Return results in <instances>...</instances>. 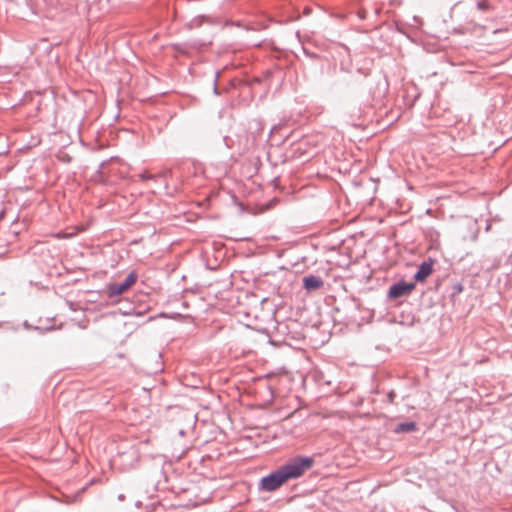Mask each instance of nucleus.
<instances>
[{"label": "nucleus", "instance_id": "nucleus-1", "mask_svg": "<svg viewBox=\"0 0 512 512\" xmlns=\"http://www.w3.org/2000/svg\"><path fill=\"white\" fill-rule=\"evenodd\" d=\"M313 465V457L296 455L280 465L277 469L263 476L258 483V490L262 492H274L288 481L301 478Z\"/></svg>", "mask_w": 512, "mask_h": 512}, {"label": "nucleus", "instance_id": "nucleus-2", "mask_svg": "<svg viewBox=\"0 0 512 512\" xmlns=\"http://www.w3.org/2000/svg\"><path fill=\"white\" fill-rule=\"evenodd\" d=\"M138 279V275L135 271H131L125 279L120 283H109L106 286V292L109 298H115L126 292L131 286H133Z\"/></svg>", "mask_w": 512, "mask_h": 512}, {"label": "nucleus", "instance_id": "nucleus-3", "mask_svg": "<svg viewBox=\"0 0 512 512\" xmlns=\"http://www.w3.org/2000/svg\"><path fill=\"white\" fill-rule=\"evenodd\" d=\"M415 287V282H407L404 279H400L389 287L387 291V298L390 300H395L408 296L415 289Z\"/></svg>", "mask_w": 512, "mask_h": 512}, {"label": "nucleus", "instance_id": "nucleus-4", "mask_svg": "<svg viewBox=\"0 0 512 512\" xmlns=\"http://www.w3.org/2000/svg\"><path fill=\"white\" fill-rule=\"evenodd\" d=\"M434 260L428 258L427 260L420 263L417 267L416 272L413 275L415 284L424 282L433 272Z\"/></svg>", "mask_w": 512, "mask_h": 512}, {"label": "nucleus", "instance_id": "nucleus-5", "mask_svg": "<svg viewBox=\"0 0 512 512\" xmlns=\"http://www.w3.org/2000/svg\"><path fill=\"white\" fill-rule=\"evenodd\" d=\"M324 286L322 277L315 274H308L302 278V287L307 292H313L321 289Z\"/></svg>", "mask_w": 512, "mask_h": 512}, {"label": "nucleus", "instance_id": "nucleus-6", "mask_svg": "<svg viewBox=\"0 0 512 512\" xmlns=\"http://www.w3.org/2000/svg\"><path fill=\"white\" fill-rule=\"evenodd\" d=\"M417 430V423L415 421H405L397 423L394 428L393 432L395 434H402V433H410Z\"/></svg>", "mask_w": 512, "mask_h": 512}, {"label": "nucleus", "instance_id": "nucleus-7", "mask_svg": "<svg viewBox=\"0 0 512 512\" xmlns=\"http://www.w3.org/2000/svg\"><path fill=\"white\" fill-rule=\"evenodd\" d=\"M449 290L450 297L453 299L463 291V285L460 281H452Z\"/></svg>", "mask_w": 512, "mask_h": 512}, {"label": "nucleus", "instance_id": "nucleus-8", "mask_svg": "<svg viewBox=\"0 0 512 512\" xmlns=\"http://www.w3.org/2000/svg\"><path fill=\"white\" fill-rule=\"evenodd\" d=\"M206 19V16L205 15H199L193 19H191L188 24H187V27L189 29H194V28H198L201 26L203 20Z\"/></svg>", "mask_w": 512, "mask_h": 512}, {"label": "nucleus", "instance_id": "nucleus-9", "mask_svg": "<svg viewBox=\"0 0 512 512\" xmlns=\"http://www.w3.org/2000/svg\"><path fill=\"white\" fill-rule=\"evenodd\" d=\"M479 10L488 11L491 9V5L487 0H480L476 4Z\"/></svg>", "mask_w": 512, "mask_h": 512}, {"label": "nucleus", "instance_id": "nucleus-10", "mask_svg": "<svg viewBox=\"0 0 512 512\" xmlns=\"http://www.w3.org/2000/svg\"><path fill=\"white\" fill-rule=\"evenodd\" d=\"M469 229L472 231L471 240L472 241H476L477 238H478V227H477V224L475 222L471 223V225L469 226Z\"/></svg>", "mask_w": 512, "mask_h": 512}, {"label": "nucleus", "instance_id": "nucleus-11", "mask_svg": "<svg viewBox=\"0 0 512 512\" xmlns=\"http://www.w3.org/2000/svg\"><path fill=\"white\" fill-rule=\"evenodd\" d=\"M219 76H220V72L217 71L215 73V77H214V81H213V92H214L215 95H220V92H219V89H218V86H217V82H218Z\"/></svg>", "mask_w": 512, "mask_h": 512}, {"label": "nucleus", "instance_id": "nucleus-12", "mask_svg": "<svg viewBox=\"0 0 512 512\" xmlns=\"http://www.w3.org/2000/svg\"><path fill=\"white\" fill-rule=\"evenodd\" d=\"M386 397H387L388 403L394 404V400L396 398V392L394 390H390L389 392H387Z\"/></svg>", "mask_w": 512, "mask_h": 512}, {"label": "nucleus", "instance_id": "nucleus-13", "mask_svg": "<svg viewBox=\"0 0 512 512\" xmlns=\"http://www.w3.org/2000/svg\"><path fill=\"white\" fill-rule=\"evenodd\" d=\"M139 178L142 180V181H147V180H150V179H153L154 176L150 175V174H147V173H141L139 174Z\"/></svg>", "mask_w": 512, "mask_h": 512}, {"label": "nucleus", "instance_id": "nucleus-14", "mask_svg": "<svg viewBox=\"0 0 512 512\" xmlns=\"http://www.w3.org/2000/svg\"><path fill=\"white\" fill-rule=\"evenodd\" d=\"M35 329L39 330L40 333H44V332L51 331V330L55 329V327L54 326H48L46 328L35 327Z\"/></svg>", "mask_w": 512, "mask_h": 512}, {"label": "nucleus", "instance_id": "nucleus-15", "mask_svg": "<svg viewBox=\"0 0 512 512\" xmlns=\"http://www.w3.org/2000/svg\"><path fill=\"white\" fill-rule=\"evenodd\" d=\"M304 54L310 58H316L317 55L313 52L308 51L307 49L303 48Z\"/></svg>", "mask_w": 512, "mask_h": 512}, {"label": "nucleus", "instance_id": "nucleus-16", "mask_svg": "<svg viewBox=\"0 0 512 512\" xmlns=\"http://www.w3.org/2000/svg\"><path fill=\"white\" fill-rule=\"evenodd\" d=\"M350 301L353 303V305H354L356 308H358V306H359V301H358V299H356L355 297H352V298L350 299Z\"/></svg>", "mask_w": 512, "mask_h": 512}, {"label": "nucleus", "instance_id": "nucleus-17", "mask_svg": "<svg viewBox=\"0 0 512 512\" xmlns=\"http://www.w3.org/2000/svg\"><path fill=\"white\" fill-rule=\"evenodd\" d=\"M4 216H5V209H2L0 211V221L4 218Z\"/></svg>", "mask_w": 512, "mask_h": 512}, {"label": "nucleus", "instance_id": "nucleus-18", "mask_svg": "<svg viewBox=\"0 0 512 512\" xmlns=\"http://www.w3.org/2000/svg\"><path fill=\"white\" fill-rule=\"evenodd\" d=\"M124 498H125V496H124L123 494H119V495H118V499H119L120 501L124 500Z\"/></svg>", "mask_w": 512, "mask_h": 512}, {"label": "nucleus", "instance_id": "nucleus-19", "mask_svg": "<svg viewBox=\"0 0 512 512\" xmlns=\"http://www.w3.org/2000/svg\"><path fill=\"white\" fill-rule=\"evenodd\" d=\"M274 129H275V127H272V128H271V130H270V132H269V136H271V134L273 133Z\"/></svg>", "mask_w": 512, "mask_h": 512}, {"label": "nucleus", "instance_id": "nucleus-20", "mask_svg": "<svg viewBox=\"0 0 512 512\" xmlns=\"http://www.w3.org/2000/svg\"><path fill=\"white\" fill-rule=\"evenodd\" d=\"M104 165V162H102L100 165H99V169H101Z\"/></svg>", "mask_w": 512, "mask_h": 512}, {"label": "nucleus", "instance_id": "nucleus-21", "mask_svg": "<svg viewBox=\"0 0 512 512\" xmlns=\"http://www.w3.org/2000/svg\"><path fill=\"white\" fill-rule=\"evenodd\" d=\"M86 489H87V486L83 487V488L81 489V492L85 491Z\"/></svg>", "mask_w": 512, "mask_h": 512}]
</instances>
